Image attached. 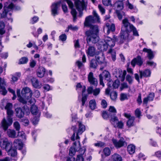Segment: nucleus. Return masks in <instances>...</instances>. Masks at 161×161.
I'll return each instance as SVG.
<instances>
[{"label":"nucleus","mask_w":161,"mask_h":161,"mask_svg":"<svg viewBox=\"0 0 161 161\" xmlns=\"http://www.w3.org/2000/svg\"><path fill=\"white\" fill-rule=\"evenodd\" d=\"M132 35L138 36L139 35L136 28L129 22L127 19L125 18L122 20L120 36L114 37V39L108 36L105 37L104 39V43L102 45H101L100 49L101 51H106L108 47H114L115 45V42H118L119 40L120 41L119 43L121 44L125 40H131L133 38Z\"/></svg>","instance_id":"obj_1"},{"label":"nucleus","mask_w":161,"mask_h":161,"mask_svg":"<svg viewBox=\"0 0 161 161\" xmlns=\"http://www.w3.org/2000/svg\"><path fill=\"white\" fill-rule=\"evenodd\" d=\"M93 14L94 16L89 15L86 18L84 25L86 27H90V29L85 32V35L87 36V42L89 43L92 42L93 43H96L99 40L98 36L99 30L97 25H92V24L96 22H98L99 17L96 11H93Z\"/></svg>","instance_id":"obj_2"},{"label":"nucleus","mask_w":161,"mask_h":161,"mask_svg":"<svg viewBox=\"0 0 161 161\" xmlns=\"http://www.w3.org/2000/svg\"><path fill=\"white\" fill-rule=\"evenodd\" d=\"M78 129L76 127V125L72 126L71 129L74 131V133L71 137V140L73 141L75 140V133H76V136L75 137V139L76 140H78L80 138L79 135H81L85 130V127L84 125H83L81 122H78Z\"/></svg>","instance_id":"obj_3"},{"label":"nucleus","mask_w":161,"mask_h":161,"mask_svg":"<svg viewBox=\"0 0 161 161\" xmlns=\"http://www.w3.org/2000/svg\"><path fill=\"white\" fill-rule=\"evenodd\" d=\"M99 78L100 84L103 87L104 86V84L103 82V79L104 81H108L107 85L108 87H111L112 80L111 79V75L109 71L104 70L102 73H101L99 75Z\"/></svg>","instance_id":"obj_4"},{"label":"nucleus","mask_w":161,"mask_h":161,"mask_svg":"<svg viewBox=\"0 0 161 161\" xmlns=\"http://www.w3.org/2000/svg\"><path fill=\"white\" fill-rule=\"evenodd\" d=\"M7 113L8 115L7 120L4 118L2 122V126L5 130H6L9 126H10L12 124V116L13 115L14 112L12 109L8 110H7Z\"/></svg>","instance_id":"obj_5"},{"label":"nucleus","mask_w":161,"mask_h":161,"mask_svg":"<svg viewBox=\"0 0 161 161\" xmlns=\"http://www.w3.org/2000/svg\"><path fill=\"white\" fill-rule=\"evenodd\" d=\"M22 98L26 101V104L27 102L30 104L32 103L31 98L32 95V92L31 89L28 87L23 88L21 92Z\"/></svg>","instance_id":"obj_6"},{"label":"nucleus","mask_w":161,"mask_h":161,"mask_svg":"<svg viewBox=\"0 0 161 161\" xmlns=\"http://www.w3.org/2000/svg\"><path fill=\"white\" fill-rule=\"evenodd\" d=\"M113 75L117 78L119 79L121 81H123L126 74V71L124 70L123 72L121 69H115L113 70Z\"/></svg>","instance_id":"obj_7"},{"label":"nucleus","mask_w":161,"mask_h":161,"mask_svg":"<svg viewBox=\"0 0 161 161\" xmlns=\"http://www.w3.org/2000/svg\"><path fill=\"white\" fill-rule=\"evenodd\" d=\"M82 148L80 147V143L79 141H77L73 143L72 147L70 148L69 155L71 156L74 155L76 151L80 153Z\"/></svg>","instance_id":"obj_8"},{"label":"nucleus","mask_w":161,"mask_h":161,"mask_svg":"<svg viewBox=\"0 0 161 161\" xmlns=\"http://www.w3.org/2000/svg\"><path fill=\"white\" fill-rule=\"evenodd\" d=\"M76 9L79 12V16L81 17L83 14L82 11L86 8V5L84 0H74Z\"/></svg>","instance_id":"obj_9"},{"label":"nucleus","mask_w":161,"mask_h":161,"mask_svg":"<svg viewBox=\"0 0 161 161\" xmlns=\"http://www.w3.org/2000/svg\"><path fill=\"white\" fill-rule=\"evenodd\" d=\"M96 60L99 64H103V66L100 68V70H102L104 67L106 66V63L105 61V57L103 53L100 52L98 54L95 55Z\"/></svg>","instance_id":"obj_10"},{"label":"nucleus","mask_w":161,"mask_h":161,"mask_svg":"<svg viewBox=\"0 0 161 161\" xmlns=\"http://www.w3.org/2000/svg\"><path fill=\"white\" fill-rule=\"evenodd\" d=\"M12 146V143L8 141L7 138L2 139L0 141V147L3 149H5L6 151L10 148Z\"/></svg>","instance_id":"obj_11"},{"label":"nucleus","mask_w":161,"mask_h":161,"mask_svg":"<svg viewBox=\"0 0 161 161\" xmlns=\"http://www.w3.org/2000/svg\"><path fill=\"white\" fill-rule=\"evenodd\" d=\"M103 117L104 119H107L108 118H110V121L112 123L118 121L117 117L114 116L112 113H109L106 111L103 112L102 114Z\"/></svg>","instance_id":"obj_12"},{"label":"nucleus","mask_w":161,"mask_h":161,"mask_svg":"<svg viewBox=\"0 0 161 161\" xmlns=\"http://www.w3.org/2000/svg\"><path fill=\"white\" fill-rule=\"evenodd\" d=\"M112 141L115 147L117 148L124 146L126 143L125 140L123 137L120 138L119 141L114 138L112 139Z\"/></svg>","instance_id":"obj_13"},{"label":"nucleus","mask_w":161,"mask_h":161,"mask_svg":"<svg viewBox=\"0 0 161 161\" xmlns=\"http://www.w3.org/2000/svg\"><path fill=\"white\" fill-rule=\"evenodd\" d=\"M13 6V5L12 4H8V2H6L5 3L3 8L4 10L1 14L2 18H4L6 17L8 12L12 10Z\"/></svg>","instance_id":"obj_14"},{"label":"nucleus","mask_w":161,"mask_h":161,"mask_svg":"<svg viewBox=\"0 0 161 161\" xmlns=\"http://www.w3.org/2000/svg\"><path fill=\"white\" fill-rule=\"evenodd\" d=\"M18 97V100L21 103H22L24 106L23 107L24 109L29 110L28 107L26 105V101L24 98H22V95H20V90L18 89L16 91Z\"/></svg>","instance_id":"obj_15"},{"label":"nucleus","mask_w":161,"mask_h":161,"mask_svg":"<svg viewBox=\"0 0 161 161\" xmlns=\"http://www.w3.org/2000/svg\"><path fill=\"white\" fill-rule=\"evenodd\" d=\"M22 106V107L24 106V105ZM23 109L20 107H18L16 108L15 109V112L16 114V116L17 117L19 118H21L23 117L24 114L25 112L24 111H26V112H29V110H26L24 109L23 108H22ZM29 109V108H28Z\"/></svg>","instance_id":"obj_16"},{"label":"nucleus","mask_w":161,"mask_h":161,"mask_svg":"<svg viewBox=\"0 0 161 161\" xmlns=\"http://www.w3.org/2000/svg\"><path fill=\"white\" fill-rule=\"evenodd\" d=\"M6 83L3 79L0 77V93L4 95H5L7 91L5 89Z\"/></svg>","instance_id":"obj_17"},{"label":"nucleus","mask_w":161,"mask_h":161,"mask_svg":"<svg viewBox=\"0 0 161 161\" xmlns=\"http://www.w3.org/2000/svg\"><path fill=\"white\" fill-rule=\"evenodd\" d=\"M60 2L53 3L51 6L52 14L53 16L58 14V8L60 6Z\"/></svg>","instance_id":"obj_18"},{"label":"nucleus","mask_w":161,"mask_h":161,"mask_svg":"<svg viewBox=\"0 0 161 161\" xmlns=\"http://www.w3.org/2000/svg\"><path fill=\"white\" fill-rule=\"evenodd\" d=\"M143 63V60L141 57L138 56L132 60L131 64L133 67H134L136 64L141 66L142 65Z\"/></svg>","instance_id":"obj_19"},{"label":"nucleus","mask_w":161,"mask_h":161,"mask_svg":"<svg viewBox=\"0 0 161 161\" xmlns=\"http://www.w3.org/2000/svg\"><path fill=\"white\" fill-rule=\"evenodd\" d=\"M88 79L89 82L91 85L95 86H97V79L93 77V73L90 72L88 76Z\"/></svg>","instance_id":"obj_20"},{"label":"nucleus","mask_w":161,"mask_h":161,"mask_svg":"<svg viewBox=\"0 0 161 161\" xmlns=\"http://www.w3.org/2000/svg\"><path fill=\"white\" fill-rule=\"evenodd\" d=\"M154 97V94L153 93H150L147 97L143 99V104L147 105L148 101H153Z\"/></svg>","instance_id":"obj_21"},{"label":"nucleus","mask_w":161,"mask_h":161,"mask_svg":"<svg viewBox=\"0 0 161 161\" xmlns=\"http://www.w3.org/2000/svg\"><path fill=\"white\" fill-rule=\"evenodd\" d=\"M86 53L88 56L93 57L96 54V48L93 46H90L86 50Z\"/></svg>","instance_id":"obj_22"},{"label":"nucleus","mask_w":161,"mask_h":161,"mask_svg":"<svg viewBox=\"0 0 161 161\" xmlns=\"http://www.w3.org/2000/svg\"><path fill=\"white\" fill-rule=\"evenodd\" d=\"M140 78H142L143 77H147L150 76L151 72V71L148 69H146L144 71H139Z\"/></svg>","instance_id":"obj_23"},{"label":"nucleus","mask_w":161,"mask_h":161,"mask_svg":"<svg viewBox=\"0 0 161 161\" xmlns=\"http://www.w3.org/2000/svg\"><path fill=\"white\" fill-rule=\"evenodd\" d=\"M31 81L32 85L34 87L39 88L41 87L42 84L36 78H32Z\"/></svg>","instance_id":"obj_24"},{"label":"nucleus","mask_w":161,"mask_h":161,"mask_svg":"<svg viewBox=\"0 0 161 161\" xmlns=\"http://www.w3.org/2000/svg\"><path fill=\"white\" fill-rule=\"evenodd\" d=\"M45 69L43 67H39L36 72V74L38 77L42 78L43 77L45 74Z\"/></svg>","instance_id":"obj_25"},{"label":"nucleus","mask_w":161,"mask_h":161,"mask_svg":"<svg viewBox=\"0 0 161 161\" xmlns=\"http://www.w3.org/2000/svg\"><path fill=\"white\" fill-rule=\"evenodd\" d=\"M124 0H118L116 1L114 4L115 8H117V10H116L120 11L122 10L123 8V1Z\"/></svg>","instance_id":"obj_26"},{"label":"nucleus","mask_w":161,"mask_h":161,"mask_svg":"<svg viewBox=\"0 0 161 161\" xmlns=\"http://www.w3.org/2000/svg\"><path fill=\"white\" fill-rule=\"evenodd\" d=\"M13 144L15 147H18L19 149L21 150L23 147V144L21 140L18 139H15Z\"/></svg>","instance_id":"obj_27"},{"label":"nucleus","mask_w":161,"mask_h":161,"mask_svg":"<svg viewBox=\"0 0 161 161\" xmlns=\"http://www.w3.org/2000/svg\"><path fill=\"white\" fill-rule=\"evenodd\" d=\"M6 151L7 152L8 155L13 157L15 156L17 154L16 148L12 147L10 148H9Z\"/></svg>","instance_id":"obj_28"},{"label":"nucleus","mask_w":161,"mask_h":161,"mask_svg":"<svg viewBox=\"0 0 161 161\" xmlns=\"http://www.w3.org/2000/svg\"><path fill=\"white\" fill-rule=\"evenodd\" d=\"M107 29V33L108 34L110 32H114L115 31V27L114 24H112L111 25L109 23L106 24Z\"/></svg>","instance_id":"obj_29"},{"label":"nucleus","mask_w":161,"mask_h":161,"mask_svg":"<svg viewBox=\"0 0 161 161\" xmlns=\"http://www.w3.org/2000/svg\"><path fill=\"white\" fill-rule=\"evenodd\" d=\"M135 119V118L134 116H132L129 118L126 122V125L128 127L130 128L134 125Z\"/></svg>","instance_id":"obj_30"},{"label":"nucleus","mask_w":161,"mask_h":161,"mask_svg":"<svg viewBox=\"0 0 161 161\" xmlns=\"http://www.w3.org/2000/svg\"><path fill=\"white\" fill-rule=\"evenodd\" d=\"M143 51L147 53V57L149 59H152L154 58V56L153 52L151 49L144 48H143Z\"/></svg>","instance_id":"obj_31"},{"label":"nucleus","mask_w":161,"mask_h":161,"mask_svg":"<svg viewBox=\"0 0 161 161\" xmlns=\"http://www.w3.org/2000/svg\"><path fill=\"white\" fill-rule=\"evenodd\" d=\"M7 134L10 137L15 138L16 137L15 131L13 130L8 129L7 131Z\"/></svg>","instance_id":"obj_32"},{"label":"nucleus","mask_w":161,"mask_h":161,"mask_svg":"<svg viewBox=\"0 0 161 161\" xmlns=\"http://www.w3.org/2000/svg\"><path fill=\"white\" fill-rule=\"evenodd\" d=\"M112 159L113 161H122L121 157L117 153H114L112 156Z\"/></svg>","instance_id":"obj_33"},{"label":"nucleus","mask_w":161,"mask_h":161,"mask_svg":"<svg viewBox=\"0 0 161 161\" xmlns=\"http://www.w3.org/2000/svg\"><path fill=\"white\" fill-rule=\"evenodd\" d=\"M135 146L132 144H130L128 146L127 151L130 154H133L135 152Z\"/></svg>","instance_id":"obj_34"},{"label":"nucleus","mask_w":161,"mask_h":161,"mask_svg":"<svg viewBox=\"0 0 161 161\" xmlns=\"http://www.w3.org/2000/svg\"><path fill=\"white\" fill-rule=\"evenodd\" d=\"M85 151V149H83L80 154L77 155L76 161H83L84 158L83 157V155L84 154Z\"/></svg>","instance_id":"obj_35"},{"label":"nucleus","mask_w":161,"mask_h":161,"mask_svg":"<svg viewBox=\"0 0 161 161\" xmlns=\"http://www.w3.org/2000/svg\"><path fill=\"white\" fill-rule=\"evenodd\" d=\"M89 107L92 110H94L96 108V103L94 99L91 100L89 102Z\"/></svg>","instance_id":"obj_36"},{"label":"nucleus","mask_w":161,"mask_h":161,"mask_svg":"<svg viewBox=\"0 0 161 161\" xmlns=\"http://www.w3.org/2000/svg\"><path fill=\"white\" fill-rule=\"evenodd\" d=\"M97 60L95 59L91 60L90 62V67L93 69H96L97 66Z\"/></svg>","instance_id":"obj_37"},{"label":"nucleus","mask_w":161,"mask_h":161,"mask_svg":"<svg viewBox=\"0 0 161 161\" xmlns=\"http://www.w3.org/2000/svg\"><path fill=\"white\" fill-rule=\"evenodd\" d=\"M108 53L111 54V58L113 61H115L116 59V52L114 50L111 48L110 49L108 50Z\"/></svg>","instance_id":"obj_38"},{"label":"nucleus","mask_w":161,"mask_h":161,"mask_svg":"<svg viewBox=\"0 0 161 161\" xmlns=\"http://www.w3.org/2000/svg\"><path fill=\"white\" fill-rule=\"evenodd\" d=\"M31 111L33 114L34 115H37L38 112V110L37 107L36 106H31Z\"/></svg>","instance_id":"obj_39"},{"label":"nucleus","mask_w":161,"mask_h":161,"mask_svg":"<svg viewBox=\"0 0 161 161\" xmlns=\"http://www.w3.org/2000/svg\"><path fill=\"white\" fill-rule=\"evenodd\" d=\"M28 59L27 57H23L20 58L19 60V64H26L28 62Z\"/></svg>","instance_id":"obj_40"},{"label":"nucleus","mask_w":161,"mask_h":161,"mask_svg":"<svg viewBox=\"0 0 161 161\" xmlns=\"http://www.w3.org/2000/svg\"><path fill=\"white\" fill-rule=\"evenodd\" d=\"M71 9V13L73 18V21L74 22H75L76 20L77 19L76 14L77 12L75 9L73 8Z\"/></svg>","instance_id":"obj_41"},{"label":"nucleus","mask_w":161,"mask_h":161,"mask_svg":"<svg viewBox=\"0 0 161 161\" xmlns=\"http://www.w3.org/2000/svg\"><path fill=\"white\" fill-rule=\"evenodd\" d=\"M112 86L114 88H117L119 85V81L118 80H115L114 82L112 81Z\"/></svg>","instance_id":"obj_42"},{"label":"nucleus","mask_w":161,"mask_h":161,"mask_svg":"<svg viewBox=\"0 0 161 161\" xmlns=\"http://www.w3.org/2000/svg\"><path fill=\"white\" fill-rule=\"evenodd\" d=\"M135 114L136 117L140 119L142 116V112L139 108H137L135 111Z\"/></svg>","instance_id":"obj_43"},{"label":"nucleus","mask_w":161,"mask_h":161,"mask_svg":"<svg viewBox=\"0 0 161 161\" xmlns=\"http://www.w3.org/2000/svg\"><path fill=\"white\" fill-rule=\"evenodd\" d=\"M109 113H112L116 116V114L117 113L116 110L114 106H110L109 108Z\"/></svg>","instance_id":"obj_44"},{"label":"nucleus","mask_w":161,"mask_h":161,"mask_svg":"<svg viewBox=\"0 0 161 161\" xmlns=\"http://www.w3.org/2000/svg\"><path fill=\"white\" fill-rule=\"evenodd\" d=\"M116 13L119 19L120 20H121L124 14V12H121L119 10H116Z\"/></svg>","instance_id":"obj_45"},{"label":"nucleus","mask_w":161,"mask_h":161,"mask_svg":"<svg viewBox=\"0 0 161 161\" xmlns=\"http://www.w3.org/2000/svg\"><path fill=\"white\" fill-rule=\"evenodd\" d=\"M103 152L105 155L106 156L109 155L111 153L110 150L108 147H105L104 148Z\"/></svg>","instance_id":"obj_46"},{"label":"nucleus","mask_w":161,"mask_h":161,"mask_svg":"<svg viewBox=\"0 0 161 161\" xmlns=\"http://www.w3.org/2000/svg\"><path fill=\"white\" fill-rule=\"evenodd\" d=\"M117 95V93L116 92H113L110 93V97L112 100H114L116 98Z\"/></svg>","instance_id":"obj_47"},{"label":"nucleus","mask_w":161,"mask_h":161,"mask_svg":"<svg viewBox=\"0 0 161 161\" xmlns=\"http://www.w3.org/2000/svg\"><path fill=\"white\" fill-rule=\"evenodd\" d=\"M128 99V98L126 94L125 93L121 94L120 95V100L121 101H123Z\"/></svg>","instance_id":"obj_48"},{"label":"nucleus","mask_w":161,"mask_h":161,"mask_svg":"<svg viewBox=\"0 0 161 161\" xmlns=\"http://www.w3.org/2000/svg\"><path fill=\"white\" fill-rule=\"evenodd\" d=\"M14 125L16 130L19 131L20 128V125L19 123L17 121L14 122Z\"/></svg>","instance_id":"obj_49"},{"label":"nucleus","mask_w":161,"mask_h":161,"mask_svg":"<svg viewBox=\"0 0 161 161\" xmlns=\"http://www.w3.org/2000/svg\"><path fill=\"white\" fill-rule=\"evenodd\" d=\"M111 0H103V4L105 6H108L111 5Z\"/></svg>","instance_id":"obj_50"},{"label":"nucleus","mask_w":161,"mask_h":161,"mask_svg":"<svg viewBox=\"0 0 161 161\" xmlns=\"http://www.w3.org/2000/svg\"><path fill=\"white\" fill-rule=\"evenodd\" d=\"M126 81H128L130 84H131L132 83L133 79L131 77V76L129 75H127L126 77Z\"/></svg>","instance_id":"obj_51"},{"label":"nucleus","mask_w":161,"mask_h":161,"mask_svg":"<svg viewBox=\"0 0 161 161\" xmlns=\"http://www.w3.org/2000/svg\"><path fill=\"white\" fill-rule=\"evenodd\" d=\"M60 40L62 42L65 41L67 38V36L65 34H62L59 37Z\"/></svg>","instance_id":"obj_52"},{"label":"nucleus","mask_w":161,"mask_h":161,"mask_svg":"<svg viewBox=\"0 0 161 161\" xmlns=\"http://www.w3.org/2000/svg\"><path fill=\"white\" fill-rule=\"evenodd\" d=\"M87 95H82V99H81V102H82V106H84L85 104V102L87 100Z\"/></svg>","instance_id":"obj_53"},{"label":"nucleus","mask_w":161,"mask_h":161,"mask_svg":"<svg viewBox=\"0 0 161 161\" xmlns=\"http://www.w3.org/2000/svg\"><path fill=\"white\" fill-rule=\"evenodd\" d=\"M136 101L139 105H140L142 104V100L141 94V93L139 94L136 100Z\"/></svg>","instance_id":"obj_54"},{"label":"nucleus","mask_w":161,"mask_h":161,"mask_svg":"<svg viewBox=\"0 0 161 161\" xmlns=\"http://www.w3.org/2000/svg\"><path fill=\"white\" fill-rule=\"evenodd\" d=\"M94 145L96 147H102L105 146V144L104 142H99L97 143H95Z\"/></svg>","instance_id":"obj_55"},{"label":"nucleus","mask_w":161,"mask_h":161,"mask_svg":"<svg viewBox=\"0 0 161 161\" xmlns=\"http://www.w3.org/2000/svg\"><path fill=\"white\" fill-rule=\"evenodd\" d=\"M101 105L102 107L103 108H105L107 107V103L105 100L103 99L102 100L101 103Z\"/></svg>","instance_id":"obj_56"},{"label":"nucleus","mask_w":161,"mask_h":161,"mask_svg":"<svg viewBox=\"0 0 161 161\" xmlns=\"http://www.w3.org/2000/svg\"><path fill=\"white\" fill-rule=\"evenodd\" d=\"M98 8L102 14H104L105 13V9L101 5H98Z\"/></svg>","instance_id":"obj_57"},{"label":"nucleus","mask_w":161,"mask_h":161,"mask_svg":"<svg viewBox=\"0 0 161 161\" xmlns=\"http://www.w3.org/2000/svg\"><path fill=\"white\" fill-rule=\"evenodd\" d=\"M21 120L25 126H27L29 124V121L27 119H23Z\"/></svg>","instance_id":"obj_58"},{"label":"nucleus","mask_w":161,"mask_h":161,"mask_svg":"<svg viewBox=\"0 0 161 161\" xmlns=\"http://www.w3.org/2000/svg\"><path fill=\"white\" fill-rule=\"evenodd\" d=\"M39 120V118L38 117L36 116L34 117L32 119V123L33 124L36 125L37 124Z\"/></svg>","instance_id":"obj_59"},{"label":"nucleus","mask_w":161,"mask_h":161,"mask_svg":"<svg viewBox=\"0 0 161 161\" xmlns=\"http://www.w3.org/2000/svg\"><path fill=\"white\" fill-rule=\"evenodd\" d=\"M12 107V103H8L5 106V109L7 110H10L11 109Z\"/></svg>","instance_id":"obj_60"},{"label":"nucleus","mask_w":161,"mask_h":161,"mask_svg":"<svg viewBox=\"0 0 161 161\" xmlns=\"http://www.w3.org/2000/svg\"><path fill=\"white\" fill-rule=\"evenodd\" d=\"M34 95L36 98L39 97L40 95V93L38 90H36L34 92Z\"/></svg>","instance_id":"obj_61"},{"label":"nucleus","mask_w":161,"mask_h":161,"mask_svg":"<svg viewBox=\"0 0 161 161\" xmlns=\"http://www.w3.org/2000/svg\"><path fill=\"white\" fill-rule=\"evenodd\" d=\"M100 90L99 88H96L93 90V94L94 96H97L100 93Z\"/></svg>","instance_id":"obj_62"},{"label":"nucleus","mask_w":161,"mask_h":161,"mask_svg":"<svg viewBox=\"0 0 161 161\" xmlns=\"http://www.w3.org/2000/svg\"><path fill=\"white\" fill-rule=\"evenodd\" d=\"M39 19V18L37 16H34L32 18V20L31 21V23L33 24L36 23Z\"/></svg>","instance_id":"obj_63"},{"label":"nucleus","mask_w":161,"mask_h":161,"mask_svg":"<svg viewBox=\"0 0 161 161\" xmlns=\"http://www.w3.org/2000/svg\"><path fill=\"white\" fill-rule=\"evenodd\" d=\"M36 64V61L34 60H32L30 63V65L31 68H33L35 66Z\"/></svg>","instance_id":"obj_64"}]
</instances>
